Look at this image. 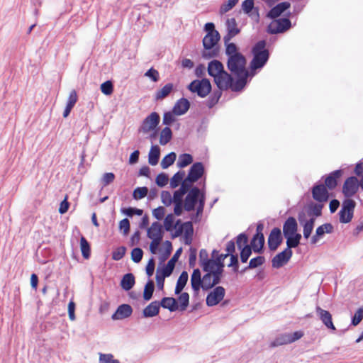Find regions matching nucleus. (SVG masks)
Returning <instances> with one entry per match:
<instances>
[{"mask_svg": "<svg viewBox=\"0 0 363 363\" xmlns=\"http://www.w3.org/2000/svg\"><path fill=\"white\" fill-rule=\"evenodd\" d=\"M220 272H216V275L206 273L202 278L199 269H195L191 276V285L195 294H198L200 289L207 291L220 281Z\"/></svg>", "mask_w": 363, "mask_h": 363, "instance_id": "obj_1", "label": "nucleus"}, {"mask_svg": "<svg viewBox=\"0 0 363 363\" xmlns=\"http://www.w3.org/2000/svg\"><path fill=\"white\" fill-rule=\"evenodd\" d=\"M264 244V235H254L251 241V247L256 252H260L262 250Z\"/></svg>", "mask_w": 363, "mask_h": 363, "instance_id": "obj_37", "label": "nucleus"}, {"mask_svg": "<svg viewBox=\"0 0 363 363\" xmlns=\"http://www.w3.org/2000/svg\"><path fill=\"white\" fill-rule=\"evenodd\" d=\"M281 242L282 236L281 230L278 228H273L268 237L269 248L271 250L274 251L278 248Z\"/></svg>", "mask_w": 363, "mask_h": 363, "instance_id": "obj_17", "label": "nucleus"}, {"mask_svg": "<svg viewBox=\"0 0 363 363\" xmlns=\"http://www.w3.org/2000/svg\"><path fill=\"white\" fill-rule=\"evenodd\" d=\"M203 270L206 273H211L216 275V272H220V277L223 273L224 264L220 260L206 259L201 264Z\"/></svg>", "mask_w": 363, "mask_h": 363, "instance_id": "obj_15", "label": "nucleus"}, {"mask_svg": "<svg viewBox=\"0 0 363 363\" xmlns=\"http://www.w3.org/2000/svg\"><path fill=\"white\" fill-rule=\"evenodd\" d=\"M303 336L302 331H296L293 333L284 334L277 337L274 342L271 343V347H277L279 345L292 343Z\"/></svg>", "mask_w": 363, "mask_h": 363, "instance_id": "obj_11", "label": "nucleus"}, {"mask_svg": "<svg viewBox=\"0 0 363 363\" xmlns=\"http://www.w3.org/2000/svg\"><path fill=\"white\" fill-rule=\"evenodd\" d=\"M290 3L287 1L279 3L268 12L267 17L272 19L276 18L290 8Z\"/></svg>", "mask_w": 363, "mask_h": 363, "instance_id": "obj_27", "label": "nucleus"}, {"mask_svg": "<svg viewBox=\"0 0 363 363\" xmlns=\"http://www.w3.org/2000/svg\"><path fill=\"white\" fill-rule=\"evenodd\" d=\"M167 308L170 311H175L179 309V306L177 300L172 297H164L161 300L160 306Z\"/></svg>", "mask_w": 363, "mask_h": 363, "instance_id": "obj_33", "label": "nucleus"}, {"mask_svg": "<svg viewBox=\"0 0 363 363\" xmlns=\"http://www.w3.org/2000/svg\"><path fill=\"white\" fill-rule=\"evenodd\" d=\"M184 191L179 189L174 192L172 199H174L173 203L174 204V213L176 216H181L184 208V196L186 194Z\"/></svg>", "mask_w": 363, "mask_h": 363, "instance_id": "obj_16", "label": "nucleus"}, {"mask_svg": "<svg viewBox=\"0 0 363 363\" xmlns=\"http://www.w3.org/2000/svg\"><path fill=\"white\" fill-rule=\"evenodd\" d=\"M323 206V204L311 203L309 206L310 214H313L315 216H320L322 213Z\"/></svg>", "mask_w": 363, "mask_h": 363, "instance_id": "obj_61", "label": "nucleus"}, {"mask_svg": "<svg viewBox=\"0 0 363 363\" xmlns=\"http://www.w3.org/2000/svg\"><path fill=\"white\" fill-rule=\"evenodd\" d=\"M225 294V291L223 286L216 287L207 295L206 305L208 306H214L218 304L223 299Z\"/></svg>", "mask_w": 363, "mask_h": 363, "instance_id": "obj_13", "label": "nucleus"}, {"mask_svg": "<svg viewBox=\"0 0 363 363\" xmlns=\"http://www.w3.org/2000/svg\"><path fill=\"white\" fill-rule=\"evenodd\" d=\"M204 173V167L201 162L194 163L190 168L188 177L189 179L197 182Z\"/></svg>", "mask_w": 363, "mask_h": 363, "instance_id": "obj_21", "label": "nucleus"}, {"mask_svg": "<svg viewBox=\"0 0 363 363\" xmlns=\"http://www.w3.org/2000/svg\"><path fill=\"white\" fill-rule=\"evenodd\" d=\"M343 175L342 169H337L330 172L325 179L324 185L329 190H333L337 186L338 180Z\"/></svg>", "mask_w": 363, "mask_h": 363, "instance_id": "obj_19", "label": "nucleus"}, {"mask_svg": "<svg viewBox=\"0 0 363 363\" xmlns=\"http://www.w3.org/2000/svg\"><path fill=\"white\" fill-rule=\"evenodd\" d=\"M162 225L158 222H154L147 230V237L151 240H162L163 232Z\"/></svg>", "mask_w": 363, "mask_h": 363, "instance_id": "obj_24", "label": "nucleus"}, {"mask_svg": "<svg viewBox=\"0 0 363 363\" xmlns=\"http://www.w3.org/2000/svg\"><path fill=\"white\" fill-rule=\"evenodd\" d=\"M160 311V303L157 301H153L146 306L143 310L144 317H153L157 315Z\"/></svg>", "mask_w": 363, "mask_h": 363, "instance_id": "obj_32", "label": "nucleus"}, {"mask_svg": "<svg viewBox=\"0 0 363 363\" xmlns=\"http://www.w3.org/2000/svg\"><path fill=\"white\" fill-rule=\"evenodd\" d=\"M184 177H185L184 171H179L176 174H174L170 180L171 187L176 188L179 184L182 185V182L183 181V179L184 178Z\"/></svg>", "mask_w": 363, "mask_h": 363, "instance_id": "obj_45", "label": "nucleus"}, {"mask_svg": "<svg viewBox=\"0 0 363 363\" xmlns=\"http://www.w3.org/2000/svg\"><path fill=\"white\" fill-rule=\"evenodd\" d=\"M172 138V132L169 127L164 128L160 132V143L162 145H167Z\"/></svg>", "mask_w": 363, "mask_h": 363, "instance_id": "obj_39", "label": "nucleus"}, {"mask_svg": "<svg viewBox=\"0 0 363 363\" xmlns=\"http://www.w3.org/2000/svg\"><path fill=\"white\" fill-rule=\"evenodd\" d=\"M77 100H78V96H77V91L74 89H73L70 91L68 99H67V105H66V107L63 112L64 118H67L69 115L72 109L76 104Z\"/></svg>", "mask_w": 363, "mask_h": 363, "instance_id": "obj_29", "label": "nucleus"}, {"mask_svg": "<svg viewBox=\"0 0 363 363\" xmlns=\"http://www.w3.org/2000/svg\"><path fill=\"white\" fill-rule=\"evenodd\" d=\"M298 225L294 217H289L286 219L283 225V233L284 236L294 235L296 233Z\"/></svg>", "mask_w": 363, "mask_h": 363, "instance_id": "obj_25", "label": "nucleus"}, {"mask_svg": "<svg viewBox=\"0 0 363 363\" xmlns=\"http://www.w3.org/2000/svg\"><path fill=\"white\" fill-rule=\"evenodd\" d=\"M239 0H228L226 3L223 4L220 9V13L223 14L230 9H232L238 3Z\"/></svg>", "mask_w": 363, "mask_h": 363, "instance_id": "obj_53", "label": "nucleus"}, {"mask_svg": "<svg viewBox=\"0 0 363 363\" xmlns=\"http://www.w3.org/2000/svg\"><path fill=\"white\" fill-rule=\"evenodd\" d=\"M214 82L220 91L231 89L233 91H238L245 85L243 79H238L234 82L232 76L225 70L214 78Z\"/></svg>", "mask_w": 363, "mask_h": 363, "instance_id": "obj_3", "label": "nucleus"}, {"mask_svg": "<svg viewBox=\"0 0 363 363\" xmlns=\"http://www.w3.org/2000/svg\"><path fill=\"white\" fill-rule=\"evenodd\" d=\"M154 282L152 280H149L147 283L145 284L143 291V298L145 301H149L153 294L154 292Z\"/></svg>", "mask_w": 363, "mask_h": 363, "instance_id": "obj_46", "label": "nucleus"}, {"mask_svg": "<svg viewBox=\"0 0 363 363\" xmlns=\"http://www.w3.org/2000/svg\"><path fill=\"white\" fill-rule=\"evenodd\" d=\"M333 227L330 223H325L320 225L316 229V235L322 236L325 233H330L333 232Z\"/></svg>", "mask_w": 363, "mask_h": 363, "instance_id": "obj_50", "label": "nucleus"}, {"mask_svg": "<svg viewBox=\"0 0 363 363\" xmlns=\"http://www.w3.org/2000/svg\"><path fill=\"white\" fill-rule=\"evenodd\" d=\"M179 309L182 311H185L189 306V295L187 292L180 293L178 297Z\"/></svg>", "mask_w": 363, "mask_h": 363, "instance_id": "obj_44", "label": "nucleus"}, {"mask_svg": "<svg viewBox=\"0 0 363 363\" xmlns=\"http://www.w3.org/2000/svg\"><path fill=\"white\" fill-rule=\"evenodd\" d=\"M252 52L253 59L250 62L251 69L255 70L264 67L269 57V50L266 49V41L257 42L252 48Z\"/></svg>", "mask_w": 363, "mask_h": 363, "instance_id": "obj_4", "label": "nucleus"}, {"mask_svg": "<svg viewBox=\"0 0 363 363\" xmlns=\"http://www.w3.org/2000/svg\"><path fill=\"white\" fill-rule=\"evenodd\" d=\"M228 67L238 79H243L246 82L248 72L246 69V60L242 55L228 57Z\"/></svg>", "mask_w": 363, "mask_h": 363, "instance_id": "obj_5", "label": "nucleus"}, {"mask_svg": "<svg viewBox=\"0 0 363 363\" xmlns=\"http://www.w3.org/2000/svg\"><path fill=\"white\" fill-rule=\"evenodd\" d=\"M265 259L263 256H257V257L250 259L248 268L254 269L264 264Z\"/></svg>", "mask_w": 363, "mask_h": 363, "instance_id": "obj_54", "label": "nucleus"}, {"mask_svg": "<svg viewBox=\"0 0 363 363\" xmlns=\"http://www.w3.org/2000/svg\"><path fill=\"white\" fill-rule=\"evenodd\" d=\"M228 33L224 37V41L227 43L233 37L240 33V29L238 28L237 22L234 18H228L226 21Z\"/></svg>", "mask_w": 363, "mask_h": 363, "instance_id": "obj_20", "label": "nucleus"}, {"mask_svg": "<svg viewBox=\"0 0 363 363\" xmlns=\"http://www.w3.org/2000/svg\"><path fill=\"white\" fill-rule=\"evenodd\" d=\"M101 91L105 95H111L113 91V86L111 81H106L101 84Z\"/></svg>", "mask_w": 363, "mask_h": 363, "instance_id": "obj_55", "label": "nucleus"}, {"mask_svg": "<svg viewBox=\"0 0 363 363\" xmlns=\"http://www.w3.org/2000/svg\"><path fill=\"white\" fill-rule=\"evenodd\" d=\"M183 233L184 243L188 245H191L194 234V228L191 222L188 221L179 225L174 233V237L180 236Z\"/></svg>", "mask_w": 363, "mask_h": 363, "instance_id": "obj_10", "label": "nucleus"}, {"mask_svg": "<svg viewBox=\"0 0 363 363\" xmlns=\"http://www.w3.org/2000/svg\"><path fill=\"white\" fill-rule=\"evenodd\" d=\"M133 309L128 304H122L119 306L116 311L112 315L113 320H122L131 315Z\"/></svg>", "mask_w": 363, "mask_h": 363, "instance_id": "obj_22", "label": "nucleus"}, {"mask_svg": "<svg viewBox=\"0 0 363 363\" xmlns=\"http://www.w3.org/2000/svg\"><path fill=\"white\" fill-rule=\"evenodd\" d=\"M222 96V91L218 89L215 90L213 94L209 96L208 99L206 101V106L211 108H213L216 104H218L220 98Z\"/></svg>", "mask_w": 363, "mask_h": 363, "instance_id": "obj_42", "label": "nucleus"}, {"mask_svg": "<svg viewBox=\"0 0 363 363\" xmlns=\"http://www.w3.org/2000/svg\"><path fill=\"white\" fill-rule=\"evenodd\" d=\"M355 206V201L351 199H346L343 201L342 208L339 212L340 223H348L352 220Z\"/></svg>", "mask_w": 363, "mask_h": 363, "instance_id": "obj_7", "label": "nucleus"}, {"mask_svg": "<svg viewBox=\"0 0 363 363\" xmlns=\"http://www.w3.org/2000/svg\"><path fill=\"white\" fill-rule=\"evenodd\" d=\"M188 278V273L186 271H183L177 280L174 291L175 294H179L182 292L187 283Z\"/></svg>", "mask_w": 363, "mask_h": 363, "instance_id": "obj_35", "label": "nucleus"}, {"mask_svg": "<svg viewBox=\"0 0 363 363\" xmlns=\"http://www.w3.org/2000/svg\"><path fill=\"white\" fill-rule=\"evenodd\" d=\"M160 155V150L157 145L152 146L150 152L148 162L149 164L152 166H155L158 163L159 158Z\"/></svg>", "mask_w": 363, "mask_h": 363, "instance_id": "obj_36", "label": "nucleus"}, {"mask_svg": "<svg viewBox=\"0 0 363 363\" xmlns=\"http://www.w3.org/2000/svg\"><path fill=\"white\" fill-rule=\"evenodd\" d=\"M177 155L174 152H172L164 157L161 161V166L163 169H167L171 166L175 161Z\"/></svg>", "mask_w": 363, "mask_h": 363, "instance_id": "obj_48", "label": "nucleus"}, {"mask_svg": "<svg viewBox=\"0 0 363 363\" xmlns=\"http://www.w3.org/2000/svg\"><path fill=\"white\" fill-rule=\"evenodd\" d=\"M312 196L319 203L326 202L329 199L328 189L323 184H316L312 188Z\"/></svg>", "mask_w": 363, "mask_h": 363, "instance_id": "obj_14", "label": "nucleus"}, {"mask_svg": "<svg viewBox=\"0 0 363 363\" xmlns=\"http://www.w3.org/2000/svg\"><path fill=\"white\" fill-rule=\"evenodd\" d=\"M220 40L218 32H214L213 34L207 33L203 39V45L205 50H211L218 43Z\"/></svg>", "mask_w": 363, "mask_h": 363, "instance_id": "obj_26", "label": "nucleus"}, {"mask_svg": "<svg viewBox=\"0 0 363 363\" xmlns=\"http://www.w3.org/2000/svg\"><path fill=\"white\" fill-rule=\"evenodd\" d=\"M315 223V218H312L307 220L305 224L303 225V236L305 238L308 239L313 229Z\"/></svg>", "mask_w": 363, "mask_h": 363, "instance_id": "obj_49", "label": "nucleus"}, {"mask_svg": "<svg viewBox=\"0 0 363 363\" xmlns=\"http://www.w3.org/2000/svg\"><path fill=\"white\" fill-rule=\"evenodd\" d=\"M161 200L164 205L169 206L174 201L171 193L168 191H162L161 193Z\"/></svg>", "mask_w": 363, "mask_h": 363, "instance_id": "obj_52", "label": "nucleus"}, {"mask_svg": "<svg viewBox=\"0 0 363 363\" xmlns=\"http://www.w3.org/2000/svg\"><path fill=\"white\" fill-rule=\"evenodd\" d=\"M160 118L157 113H151L143 121V123L140 128V131H142L144 133H149L157 126L160 123Z\"/></svg>", "mask_w": 363, "mask_h": 363, "instance_id": "obj_12", "label": "nucleus"}, {"mask_svg": "<svg viewBox=\"0 0 363 363\" xmlns=\"http://www.w3.org/2000/svg\"><path fill=\"white\" fill-rule=\"evenodd\" d=\"M100 363H119L118 359H115L113 355L111 354H100L99 355Z\"/></svg>", "mask_w": 363, "mask_h": 363, "instance_id": "obj_57", "label": "nucleus"}, {"mask_svg": "<svg viewBox=\"0 0 363 363\" xmlns=\"http://www.w3.org/2000/svg\"><path fill=\"white\" fill-rule=\"evenodd\" d=\"M80 250L82 257L84 259H87L90 257L91 247L89 242L84 236H82L80 238Z\"/></svg>", "mask_w": 363, "mask_h": 363, "instance_id": "obj_38", "label": "nucleus"}, {"mask_svg": "<svg viewBox=\"0 0 363 363\" xmlns=\"http://www.w3.org/2000/svg\"><path fill=\"white\" fill-rule=\"evenodd\" d=\"M291 26V21L288 18H274L267 26V31L270 34L283 33Z\"/></svg>", "mask_w": 363, "mask_h": 363, "instance_id": "obj_8", "label": "nucleus"}, {"mask_svg": "<svg viewBox=\"0 0 363 363\" xmlns=\"http://www.w3.org/2000/svg\"><path fill=\"white\" fill-rule=\"evenodd\" d=\"M286 238V245L287 248H294L298 245L300 243V240L301 238V234H295L294 235H287L284 236Z\"/></svg>", "mask_w": 363, "mask_h": 363, "instance_id": "obj_43", "label": "nucleus"}, {"mask_svg": "<svg viewBox=\"0 0 363 363\" xmlns=\"http://www.w3.org/2000/svg\"><path fill=\"white\" fill-rule=\"evenodd\" d=\"M143 255V252L142 249L139 247H135L133 249L131 252V259L132 260L135 262L138 263L141 261Z\"/></svg>", "mask_w": 363, "mask_h": 363, "instance_id": "obj_56", "label": "nucleus"}, {"mask_svg": "<svg viewBox=\"0 0 363 363\" xmlns=\"http://www.w3.org/2000/svg\"><path fill=\"white\" fill-rule=\"evenodd\" d=\"M192 156L190 154L184 153L179 156L177 165L179 167L183 168L192 163Z\"/></svg>", "mask_w": 363, "mask_h": 363, "instance_id": "obj_47", "label": "nucleus"}, {"mask_svg": "<svg viewBox=\"0 0 363 363\" xmlns=\"http://www.w3.org/2000/svg\"><path fill=\"white\" fill-rule=\"evenodd\" d=\"M135 284V277L133 274H125L121 281V286L125 291H129Z\"/></svg>", "mask_w": 363, "mask_h": 363, "instance_id": "obj_34", "label": "nucleus"}, {"mask_svg": "<svg viewBox=\"0 0 363 363\" xmlns=\"http://www.w3.org/2000/svg\"><path fill=\"white\" fill-rule=\"evenodd\" d=\"M316 311L323 323L329 329L335 330L336 328L333 323L332 315L329 311L322 309L320 307L316 308Z\"/></svg>", "mask_w": 363, "mask_h": 363, "instance_id": "obj_23", "label": "nucleus"}, {"mask_svg": "<svg viewBox=\"0 0 363 363\" xmlns=\"http://www.w3.org/2000/svg\"><path fill=\"white\" fill-rule=\"evenodd\" d=\"M174 84L172 83H168L165 84L162 88L158 89L155 94V100H162L166 98L173 90Z\"/></svg>", "mask_w": 363, "mask_h": 363, "instance_id": "obj_31", "label": "nucleus"}, {"mask_svg": "<svg viewBox=\"0 0 363 363\" xmlns=\"http://www.w3.org/2000/svg\"><path fill=\"white\" fill-rule=\"evenodd\" d=\"M181 252H182V248L177 250V252L174 253L173 257L168 261L166 267L163 269L164 270L166 271V274H172V272L174 269V265H175V262H177L179 256L180 255Z\"/></svg>", "mask_w": 363, "mask_h": 363, "instance_id": "obj_41", "label": "nucleus"}, {"mask_svg": "<svg viewBox=\"0 0 363 363\" xmlns=\"http://www.w3.org/2000/svg\"><path fill=\"white\" fill-rule=\"evenodd\" d=\"M206 201L205 194L201 192L198 187H193L186 194L184 201V208L186 211L190 212L195 209L196 206V213L195 217L201 216Z\"/></svg>", "mask_w": 363, "mask_h": 363, "instance_id": "obj_2", "label": "nucleus"}, {"mask_svg": "<svg viewBox=\"0 0 363 363\" xmlns=\"http://www.w3.org/2000/svg\"><path fill=\"white\" fill-rule=\"evenodd\" d=\"M189 101L186 99L182 98L174 106L173 112L178 116L183 115L189 110Z\"/></svg>", "mask_w": 363, "mask_h": 363, "instance_id": "obj_28", "label": "nucleus"}, {"mask_svg": "<svg viewBox=\"0 0 363 363\" xmlns=\"http://www.w3.org/2000/svg\"><path fill=\"white\" fill-rule=\"evenodd\" d=\"M174 216L172 213H169L165 217L164 220V225L167 231H171L174 228L177 230L179 225V224L180 220H178L176 224L174 225Z\"/></svg>", "mask_w": 363, "mask_h": 363, "instance_id": "obj_40", "label": "nucleus"}, {"mask_svg": "<svg viewBox=\"0 0 363 363\" xmlns=\"http://www.w3.org/2000/svg\"><path fill=\"white\" fill-rule=\"evenodd\" d=\"M359 189V180L356 177H350L345 181L342 186V194L347 199L356 194Z\"/></svg>", "mask_w": 363, "mask_h": 363, "instance_id": "obj_9", "label": "nucleus"}, {"mask_svg": "<svg viewBox=\"0 0 363 363\" xmlns=\"http://www.w3.org/2000/svg\"><path fill=\"white\" fill-rule=\"evenodd\" d=\"M147 187H138L134 190L133 196L135 199H141L147 196Z\"/></svg>", "mask_w": 363, "mask_h": 363, "instance_id": "obj_51", "label": "nucleus"}, {"mask_svg": "<svg viewBox=\"0 0 363 363\" xmlns=\"http://www.w3.org/2000/svg\"><path fill=\"white\" fill-rule=\"evenodd\" d=\"M223 70V65L218 60H213L208 63V72L210 76L213 77V79L216 78Z\"/></svg>", "mask_w": 363, "mask_h": 363, "instance_id": "obj_30", "label": "nucleus"}, {"mask_svg": "<svg viewBox=\"0 0 363 363\" xmlns=\"http://www.w3.org/2000/svg\"><path fill=\"white\" fill-rule=\"evenodd\" d=\"M225 52L228 55V57H230L231 56H236V55H242L240 52H238L237 46L233 43H228L226 45Z\"/></svg>", "mask_w": 363, "mask_h": 363, "instance_id": "obj_60", "label": "nucleus"}, {"mask_svg": "<svg viewBox=\"0 0 363 363\" xmlns=\"http://www.w3.org/2000/svg\"><path fill=\"white\" fill-rule=\"evenodd\" d=\"M194 183V182L191 181V179H189V177L187 176L185 179H183L182 185L179 189L184 191L185 193H188L192 189L191 186Z\"/></svg>", "mask_w": 363, "mask_h": 363, "instance_id": "obj_62", "label": "nucleus"}, {"mask_svg": "<svg viewBox=\"0 0 363 363\" xmlns=\"http://www.w3.org/2000/svg\"><path fill=\"white\" fill-rule=\"evenodd\" d=\"M363 319V308H359L354 313L352 324L354 326L357 325Z\"/></svg>", "mask_w": 363, "mask_h": 363, "instance_id": "obj_64", "label": "nucleus"}, {"mask_svg": "<svg viewBox=\"0 0 363 363\" xmlns=\"http://www.w3.org/2000/svg\"><path fill=\"white\" fill-rule=\"evenodd\" d=\"M175 113L174 112H166L163 116V123L167 125H171L176 121Z\"/></svg>", "mask_w": 363, "mask_h": 363, "instance_id": "obj_63", "label": "nucleus"}, {"mask_svg": "<svg viewBox=\"0 0 363 363\" xmlns=\"http://www.w3.org/2000/svg\"><path fill=\"white\" fill-rule=\"evenodd\" d=\"M188 89L193 93H196L201 98L206 97L211 91V84L208 79H196L190 83Z\"/></svg>", "mask_w": 363, "mask_h": 363, "instance_id": "obj_6", "label": "nucleus"}, {"mask_svg": "<svg viewBox=\"0 0 363 363\" xmlns=\"http://www.w3.org/2000/svg\"><path fill=\"white\" fill-rule=\"evenodd\" d=\"M291 250L286 248L281 252L278 253L272 260V267L279 268L286 264L291 257Z\"/></svg>", "mask_w": 363, "mask_h": 363, "instance_id": "obj_18", "label": "nucleus"}, {"mask_svg": "<svg viewBox=\"0 0 363 363\" xmlns=\"http://www.w3.org/2000/svg\"><path fill=\"white\" fill-rule=\"evenodd\" d=\"M252 254V248L250 245H245L243 248H242L240 252V259L241 262L245 263L247 261L248 258Z\"/></svg>", "mask_w": 363, "mask_h": 363, "instance_id": "obj_59", "label": "nucleus"}, {"mask_svg": "<svg viewBox=\"0 0 363 363\" xmlns=\"http://www.w3.org/2000/svg\"><path fill=\"white\" fill-rule=\"evenodd\" d=\"M125 251L126 249L123 246L118 247L113 252L112 259L116 261L121 259L124 257Z\"/></svg>", "mask_w": 363, "mask_h": 363, "instance_id": "obj_58", "label": "nucleus"}]
</instances>
